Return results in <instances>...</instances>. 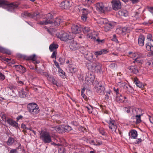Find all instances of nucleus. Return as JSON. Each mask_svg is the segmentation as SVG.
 <instances>
[{"instance_id":"nucleus-56","label":"nucleus","mask_w":153,"mask_h":153,"mask_svg":"<svg viewBox=\"0 0 153 153\" xmlns=\"http://www.w3.org/2000/svg\"><path fill=\"white\" fill-rule=\"evenodd\" d=\"M5 79L4 76L2 73H0V79L3 80Z\"/></svg>"},{"instance_id":"nucleus-31","label":"nucleus","mask_w":153,"mask_h":153,"mask_svg":"<svg viewBox=\"0 0 153 153\" xmlns=\"http://www.w3.org/2000/svg\"><path fill=\"white\" fill-rule=\"evenodd\" d=\"M85 57L87 60L90 61L93 58V55L91 53L88 52L85 54Z\"/></svg>"},{"instance_id":"nucleus-6","label":"nucleus","mask_w":153,"mask_h":153,"mask_svg":"<svg viewBox=\"0 0 153 153\" xmlns=\"http://www.w3.org/2000/svg\"><path fill=\"white\" fill-rule=\"evenodd\" d=\"M22 17L25 18L31 17L34 18L36 20H37L40 18V14L39 12H35L32 14L29 13L27 12H24L22 13Z\"/></svg>"},{"instance_id":"nucleus-29","label":"nucleus","mask_w":153,"mask_h":153,"mask_svg":"<svg viewBox=\"0 0 153 153\" xmlns=\"http://www.w3.org/2000/svg\"><path fill=\"white\" fill-rule=\"evenodd\" d=\"M112 26L110 23H108L105 26V30L106 32H107L111 29Z\"/></svg>"},{"instance_id":"nucleus-5","label":"nucleus","mask_w":153,"mask_h":153,"mask_svg":"<svg viewBox=\"0 0 153 153\" xmlns=\"http://www.w3.org/2000/svg\"><path fill=\"white\" fill-rule=\"evenodd\" d=\"M0 7L3 8H8V10H13L15 7H17V6L14 4L13 3H11L10 4L7 1L5 0H0Z\"/></svg>"},{"instance_id":"nucleus-25","label":"nucleus","mask_w":153,"mask_h":153,"mask_svg":"<svg viewBox=\"0 0 153 153\" xmlns=\"http://www.w3.org/2000/svg\"><path fill=\"white\" fill-rule=\"evenodd\" d=\"M134 82L138 87L142 89L144 87V85L142 84V83L138 81L137 78H135L134 79Z\"/></svg>"},{"instance_id":"nucleus-27","label":"nucleus","mask_w":153,"mask_h":153,"mask_svg":"<svg viewBox=\"0 0 153 153\" xmlns=\"http://www.w3.org/2000/svg\"><path fill=\"white\" fill-rule=\"evenodd\" d=\"M58 45L57 44L53 43L51 44L49 46V49L51 51H52L54 50L57 48Z\"/></svg>"},{"instance_id":"nucleus-46","label":"nucleus","mask_w":153,"mask_h":153,"mask_svg":"<svg viewBox=\"0 0 153 153\" xmlns=\"http://www.w3.org/2000/svg\"><path fill=\"white\" fill-rule=\"evenodd\" d=\"M152 45L150 43H148L146 44V49L148 51L151 50V48Z\"/></svg>"},{"instance_id":"nucleus-40","label":"nucleus","mask_w":153,"mask_h":153,"mask_svg":"<svg viewBox=\"0 0 153 153\" xmlns=\"http://www.w3.org/2000/svg\"><path fill=\"white\" fill-rule=\"evenodd\" d=\"M86 88L83 87V88L82 89L81 91V95L82 96V97H83V98L85 100L87 98V97L86 96L85 94H84V92L85 91V89Z\"/></svg>"},{"instance_id":"nucleus-39","label":"nucleus","mask_w":153,"mask_h":153,"mask_svg":"<svg viewBox=\"0 0 153 153\" xmlns=\"http://www.w3.org/2000/svg\"><path fill=\"white\" fill-rule=\"evenodd\" d=\"M89 143L91 144H93L94 145L97 146V145H101L102 144V142H98V143H95V142L93 140H89Z\"/></svg>"},{"instance_id":"nucleus-55","label":"nucleus","mask_w":153,"mask_h":153,"mask_svg":"<svg viewBox=\"0 0 153 153\" xmlns=\"http://www.w3.org/2000/svg\"><path fill=\"white\" fill-rule=\"evenodd\" d=\"M123 88L124 89H127V91H128L129 92H130V91H128V90H129V89H130L131 90H132V88H131V87H128L127 86H126V85H124V86L123 87Z\"/></svg>"},{"instance_id":"nucleus-21","label":"nucleus","mask_w":153,"mask_h":153,"mask_svg":"<svg viewBox=\"0 0 153 153\" xmlns=\"http://www.w3.org/2000/svg\"><path fill=\"white\" fill-rule=\"evenodd\" d=\"M62 22V20L60 18H57L52 22V24L53 26H58Z\"/></svg>"},{"instance_id":"nucleus-36","label":"nucleus","mask_w":153,"mask_h":153,"mask_svg":"<svg viewBox=\"0 0 153 153\" xmlns=\"http://www.w3.org/2000/svg\"><path fill=\"white\" fill-rule=\"evenodd\" d=\"M83 12L82 14L83 15H86L89 13L90 12V11L89 10L86 8H83L82 9Z\"/></svg>"},{"instance_id":"nucleus-15","label":"nucleus","mask_w":153,"mask_h":153,"mask_svg":"<svg viewBox=\"0 0 153 153\" xmlns=\"http://www.w3.org/2000/svg\"><path fill=\"white\" fill-rule=\"evenodd\" d=\"M70 2L68 1H65L62 2L60 4V7L63 9H67L70 7Z\"/></svg>"},{"instance_id":"nucleus-63","label":"nucleus","mask_w":153,"mask_h":153,"mask_svg":"<svg viewBox=\"0 0 153 153\" xmlns=\"http://www.w3.org/2000/svg\"><path fill=\"white\" fill-rule=\"evenodd\" d=\"M53 117H55V119H56V121L58 120H59V118L60 117L59 115L58 114H57L55 116H53Z\"/></svg>"},{"instance_id":"nucleus-59","label":"nucleus","mask_w":153,"mask_h":153,"mask_svg":"<svg viewBox=\"0 0 153 153\" xmlns=\"http://www.w3.org/2000/svg\"><path fill=\"white\" fill-rule=\"evenodd\" d=\"M131 107H129L128 108H125V110L126 111L127 113H129L130 112Z\"/></svg>"},{"instance_id":"nucleus-58","label":"nucleus","mask_w":153,"mask_h":153,"mask_svg":"<svg viewBox=\"0 0 153 153\" xmlns=\"http://www.w3.org/2000/svg\"><path fill=\"white\" fill-rule=\"evenodd\" d=\"M149 11L153 14V7H148Z\"/></svg>"},{"instance_id":"nucleus-35","label":"nucleus","mask_w":153,"mask_h":153,"mask_svg":"<svg viewBox=\"0 0 153 153\" xmlns=\"http://www.w3.org/2000/svg\"><path fill=\"white\" fill-rule=\"evenodd\" d=\"M87 37L89 38H90L91 39H93L94 40H95L96 41V40L97 39L96 38L95 36H94L92 34V32L90 33H88L87 34Z\"/></svg>"},{"instance_id":"nucleus-47","label":"nucleus","mask_w":153,"mask_h":153,"mask_svg":"<svg viewBox=\"0 0 153 153\" xmlns=\"http://www.w3.org/2000/svg\"><path fill=\"white\" fill-rule=\"evenodd\" d=\"M19 149L17 148L16 149H12L10 151V153H18V151Z\"/></svg>"},{"instance_id":"nucleus-16","label":"nucleus","mask_w":153,"mask_h":153,"mask_svg":"<svg viewBox=\"0 0 153 153\" xmlns=\"http://www.w3.org/2000/svg\"><path fill=\"white\" fill-rule=\"evenodd\" d=\"M7 122L10 125L12 126L13 127H14L16 128H17L18 127V123L10 119H7Z\"/></svg>"},{"instance_id":"nucleus-51","label":"nucleus","mask_w":153,"mask_h":153,"mask_svg":"<svg viewBox=\"0 0 153 153\" xmlns=\"http://www.w3.org/2000/svg\"><path fill=\"white\" fill-rule=\"evenodd\" d=\"M22 66L21 65H15L14 67H15L17 71H20L21 69L20 67Z\"/></svg>"},{"instance_id":"nucleus-9","label":"nucleus","mask_w":153,"mask_h":153,"mask_svg":"<svg viewBox=\"0 0 153 153\" xmlns=\"http://www.w3.org/2000/svg\"><path fill=\"white\" fill-rule=\"evenodd\" d=\"M113 9L117 10L121 8V4L120 0H112L111 2Z\"/></svg>"},{"instance_id":"nucleus-32","label":"nucleus","mask_w":153,"mask_h":153,"mask_svg":"<svg viewBox=\"0 0 153 153\" xmlns=\"http://www.w3.org/2000/svg\"><path fill=\"white\" fill-rule=\"evenodd\" d=\"M48 79L53 84L56 85L57 86L58 85L57 84V82L56 81L55 79L53 77L50 76L49 75H48Z\"/></svg>"},{"instance_id":"nucleus-26","label":"nucleus","mask_w":153,"mask_h":153,"mask_svg":"<svg viewBox=\"0 0 153 153\" xmlns=\"http://www.w3.org/2000/svg\"><path fill=\"white\" fill-rule=\"evenodd\" d=\"M99 23L101 24H107L108 22V21L107 19L105 18H101L99 19L97 21Z\"/></svg>"},{"instance_id":"nucleus-22","label":"nucleus","mask_w":153,"mask_h":153,"mask_svg":"<svg viewBox=\"0 0 153 153\" xmlns=\"http://www.w3.org/2000/svg\"><path fill=\"white\" fill-rule=\"evenodd\" d=\"M108 52L107 50L105 49H102L100 51H97L95 53V55L97 56L101 55L102 54H104L107 53Z\"/></svg>"},{"instance_id":"nucleus-62","label":"nucleus","mask_w":153,"mask_h":153,"mask_svg":"<svg viewBox=\"0 0 153 153\" xmlns=\"http://www.w3.org/2000/svg\"><path fill=\"white\" fill-rule=\"evenodd\" d=\"M20 68L21 69L20 71H22V72H25L26 71V69L23 66L21 67Z\"/></svg>"},{"instance_id":"nucleus-49","label":"nucleus","mask_w":153,"mask_h":153,"mask_svg":"<svg viewBox=\"0 0 153 153\" xmlns=\"http://www.w3.org/2000/svg\"><path fill=\"white\" fill-rule=\"evenodd\" d=\"M122 32L123 33H125L126 32L128 33L129 32V30L128 29L127 27H124L122 29Z\"/></svg>"},{"instance_id":"nucleus-50","label":"nucleus","mask_w":153,"mask_h":153,"mask_svg":"<svg viewBox=\"0 0 153 153\" xmlns=\"http://www.w3.org/2000/svg\"><path fill=\"white\" fill-rule=\"evenodd\" d=\"M57 54V53L55 51H54L53 52V53L51 56V57L52 58H55L56 59V56Z\"/></svg>"},{"instance_id":"nucleus-4","label":"nucleus","mask_w":153,"mask_h":153,"mask_svg":"<svg viewBox=\"0 0 153 153\" xmlns=\"http://www.w3.org/2000/svg\"><path fill=\"white\" fill-rule=\"evenodd\" d=\"M27 108L29 112L33 114H37L39 111L38 106L35 103L29 104L27 105Z\"/></svg>"},{"instance_id":"nucleus-61","label":"nucleus","mask_w":153,"mask_h":153,"mask_svg":"<svg viewBox=\"0 0 153 153\" xmlns=\"http://www.w3.org/2000/svg\"><path fill=\"white\" fill-rule=\"evenodd\" d=\"M58 60L60 62V64H62L64 62V60L61 58H59Z\"/></svg>"},{"instance_id":"nucleus-30","label":"nucleus","mask_w":153,"mask_h":153,"mask_svg":"<svg viewBox=\"0 0 153 153\" xmlns=\"http://www.w3.org/2000/svg\"><path fill=\"white\" fill-rule=\"evenodd\" d=\"M63 132H68L71 130V128L68 126L62 125Z\"/></svg>"},{"instance_id":"nucleus-33","label":"nucleus","mask_w":153,"mask_h":153,"mask_svg":"<svg viewBox=\"0 0 153 153\" xmlns=\"http://www.w3.org/2000/svg\"><path fill=\"white\" fill-rule=\"evenodd\" d=\"M84 33L86 34L89 33L92 31L88 27H84L82 29Z\"/></svg>"},{"instance_id":"nucleus-23","label":"nucleus","mask_w":153,"mask_h":153,"mask_svg":"<svg viewBox=\"0 0 153 153\" xmlns=\"http://www.w3.org/2000/svg\"><path fill=\"white\" fill-rule=\"evenodd\" d=\"M129 134L131 138L133 139H136L137 135V131L134 130H131L129 133Z\"/></svg>"},{"instance_id":"nucleus-52","label":"nucleus","mask_w":153,"mask_h":153,"mask_svg":"<svg viewBox=\"0 0 153 153\" xmlns=\"http://www.w3.org/2000/svg\"><path fill=\"white\" fill-rule=\"evenodd\" d=\"M109 67L111 68H116L117 66L115 63H112L110 65Z\"/></svg>"},{"instance_id":"nucleus-2","label":"nucleus","mask_w":153,"mask_h":153,"mask_svg":"<svg viewBox=\"0 0 153 153\" xmlns=\"http://www.w3.org/2000/svg\"><path fill=\"white\" fill-rule=\"evenodd\" d=\"M87 67L88 70L98 73L101 70L102 65L98 62H90L87 64Z\"/></svg>"},{"instance_id":"nucleus-42","label":"nucleus","mask_w":153,"mask_h":153,"mask_svg":"<svg viewBox=\"0 0 153 153\" xmlns=\"http://www.w3.org/2000/svg\"><path fill=\"white\" fill-rule=\"evenodd\" d=\"M94 0H85V4L89 5L94 2Z\"/></svg>"},{"instance_id":"nucleus-19","label":"nucleus","mask_w":153,"mask_h":153,"mask_svg":"<svg viewBox=\"0 0 153 153\" xmlns=\"http://www.w3.org/2000/svg\"><path fill=\"white\" fill-rule=\"evenodd\" d=\"M35 55H33L28 56H26L25 59L27 60H32L34 64H37L39 63V62L36 61V58Z\"/></svg>"},{"instance_id":"nucleus-44","label":"nucleus","mask_w":153,"mask_h":153,"mask_svg":"<svg viewBox=\"0 0 153 153\" xmlns=\"http://www.w3.org/2000/svg\"><path fill=\"white\" fill-rule=\"evenodd\" d=\"M69 70L72 73H75L77 71V69L74 67H71L70 68Z\"/></svg>"},{"instance_id":"nucleus-7","label":"nucleus","mask_w":153,"mask_h":153,"mask_svg":"<svg viewBox=\"0 0 153 153\" xmlns=\"http://www.w3.org/2000/svg\"><path fill=\"white\" fill-rule=\"evenodd\" d=\"M40 137L45 143H49L52 142L51 136L48 132H44L41 133Z\"/></svg>"},{"instance_id":"nucleus-17","label":"nucleus","mask_w":153,"mask_h":153,"mask_svg":"<svg viewBox=\"0 0 153 153\" xmlns=\"http://www.w3.org/2000/svg\"><path fill=\"white\" fill-rule=\"evenodd\" d=\"M78 46L75 41L72 42L70 44V48L72 51L76 50L78 48Z\"/></svg>"},{"instance_id":"nucleus-1","label":"nucleus","mask_w":153,"mask_h":153,"mask_svg":"<svg viewBox=\"0 0 153 153\" xmlns=\"http://www.w3.org/2000/svg\"><path fill=\"white\" fill-rule=\"evenodd\" d=\"M56 36L61 40L64 41H67L72 39L74 37V35H72L71 33H68L63 31L58 33H56Z\"/></svg>"},{"instance_id":"nucleus-34","label":"nucleus","mask_w":153,"mask_h":153,"mask_svg":"<svg viewBox=\"0 0 153 153\" xmlns=\"http://www.w3.org/2000/svg\"><path fill=\"white\" fill-rule=\"evenodd\" d=\"M116 98L117 101L121 102H123L124 101V100H123V96L121 94L120 95V96H117Z\"/></svg>"},{"instance_id":"nucleus-14","label":"nucleus","mask_w":153,"mask_h":153,"mask_svg":"<svg viewBox=\"0 0 153 153\" xmlns=\"http://www.w3.org/2000/svg\"><path fill=\"white\" fill-rule=\"evenodd\" d=\"M53 18V16L50 13H48L46 17L44 19L46 22H47V24H52L53 22L52 19Z\"/></svg>"},{"instance_id":"nucleus-13","label":"nucleus","mask_w":153,"mask_h":153,"mask_svg":"<svg viewBox=\"0 0 153 153\" xmlns=\"http://www.w3.org/2000/svg\"><path fill=\"white\" fill-rule=\"evenodd\" d=\"M94 79V73L91 72H89L86 74L85 79L88 82L91 81L92 83Z\"/></svg>"},{"instance_id":"nucleus-24","label":"nucleus","mask_w":153,"mask_h":153,"mask_svg":"<svg viewBox=\"0 0 153 153\" xmlns=\"http://www.w3.org/2000/svg\"><path fill=\"white\" fill-rule=\"evenodd\" d=\"M128 12L125 10H122L118 12L119 15L122 16L126 17L128 15Z\"/></svg>"},{"instance_id":"nucleus-12","label":"nucleus","mask_w":153,"mask_h":153,"mask_svg":"<svg viewBox=\"0 0 153 153\" xmlns=\"http://www.w3.org/2000/svg\"><path fill=\"white\" fill-rule=\"evenodd\" d=\"M96 9L99 12L104 13L106 10V8L105 7L103 3L102 2L98 3L95 4Z\"/></svg>"},{"instance_id":"nucleus-57","label":"nucleus","mask_w":153,"mask_h":153,"mask_svg":"<svg viewBox=\"0 0 153 153\" xmlns=\"http://www.w3.org/2000/svg\"><path fill=\"white\" fill-rule=\"evenodd\" d=\"M1 118L3 121L4 122L7 121V120L6 119V116L5 115H3L1 117Z\"/></svg>"},{"instance_id":"nucleus-8","label":"nucleus","mask_w":153,"mask_h":153,"mask_svg":"<svg viewBox=\"0 0 153 153\" xmlns=\"http://www.w3.org/2000/svg\"><path fill=\"white\" fill-rule=\"evenodd\" d=\"M145 56L143 54L139 52H136L132 54V58H134V60L133 61L134 63L137 62L139 63H142V59L145 57Z\"/></svg>"},{"instance_id":"nucleus-45","label":"nucleus","mask_w":153,"mask_h":153,"mask_svg":"<svg viewBox=\"0 0 153 153\" xmlns=\"http://www.w3.org/2000/svg\"><path fill=\"white\" fill-rule=\"evenodd\" d=\"M47 22H46L45 19H44V20H43L42 21H38L37 22V24H39V25H47Z\"/></svg>"},{"instance_id":"nucleus-48","label":"nucleus","mask_w":153,"mask_h":153,"mask_svg":"<svg viewBox=\"0 0 153 153\" xmlns=\"http://www.w3.org/2000/svg\"><path fill=\"white\" fill-rule=\"evenodd\" d=\"M19 96L21 97H24L25 96V93L24 91H22L19 92Z\"/></svg>"},{"instance_id":"nucleus-41","label":"nucleus","mask_w":153,"mask_h":153,"mask_svg":"<svg viewBox=\"0 0 153 153\" xmlns=\"http://www.w3.org/2000/svg\"><path fill=\"white\" fill-rule=\"evenodd\" d=\"M142 114L136 115L135 117L136 118L137 123H139L141 122L140 117Z\"/></svg>"},{"instance_id":"nucleus-43","label":"nucleus","mask_w":153,"mask_h":153,"mask_svg":"<svg viewBox=\"0 0 153 153\" xmlns=\"http://www.w3.org/2000/svg\"><path fill=\"white\" fill-rule=\"evenodd\" d=\"M59 75L60 76L63 77H64L65 73L63 70L61 69H59Z\"/></svg>"},{"instance_id":"nucleus-64","label":"nucleus","mask_w":153,"mask_h":153,"mask_svg":"<svg viewBox=\"0 0 153 153\" xmlns=\"http://www.w3.org/2000/svg\"><path fill=\"white\" fill-rule=\"evenodd\" d=\"M23 117L22 115H20L17 117V121H18L20 119H22Z\"/></svg>"},{"instance_id":"nucleus-18","label":"nucleus","mask_w":153,"mask_h":153,"mask_svg":"<svg viewBox=\"0 0 153 153\" xmlns=\"http://www.w3.org/2000/svg\"><path fill=\"white\" fill-rule=\"evenodd\" d=\"M63 126L62 125L56 126L54 128H52V129H51V130L52 131L55 130L57 132L62 133L63 132Z\"/></svg>"},{"instance_id":"nucleus-38","label":"nucleus","mask_w":153,"mask_h":153,"mask_svg":"<svg viewBox=\"0 0 153 153\" xmlns=\"http://www.w3.org/2000/svg\"><path fill=\"white\" fill-rule=\"evenodd\" d=\"M85 108H87L88 112L89 113H91L93 111V107L91 105L86 106Z\"/></svg>"},{"instance_id":"nucleus-53","label":"nucleus","mask_w":153,"mask_h":153,"mask_svg":"<svg viewBox=\"0 0 153 153\" xmlns=\"http://www.w3.org/2000/svg\"><path fill=\"white\" fill-rule=\"evenodd\" d=\"M112 40L113 41L115 42L116 43H118V41L116 38V36L115 35H114L113 36V38L112 39Z\"/></svg>"},{"instance_id":"nucleus-28","label":"nucleus","mask_w":153,"mask_h":153,"mask_svg":"<svg viewBox=\"0 0 153 153\" xmlns=\"http://www.w3.org/2000/svg\"><path fill=\"white\" fill-rule=\"evenodd\" d=\"M129 70L131 71V72L134 74H137L138 73V71L136 68L135 66H131L130 67Z\"/></svg>"},{"instance_id":"nucleus-54","label":"nucleus","mask_w":153,"mask_h":153,"mask_svg":"<svg viewBox=\"0 0 153 153\" xmlns=\"http://www.w3.org/2000/svg\"><path fill=\"white\" fill-rule=\"evenodd\" d=\"M87 17L86 15H82L81 17V19L83 21L85 22L87 19Z\"/></svg>"},{"instance_id":"nucleus-3","label":"nucleus","mask_w":153,"mask_h":153,"mask_svg":"<svg viewBox=\"0 0 153 153\" xmlns=\"http://www.w3.org/2000/svg\"><path fill=\"white\" fill-rule=\"evenodd\" d=\"M94 89L95 91L100 95H104L105 88L103 82L96 81Z\"/></svg>"},{"instance_id":"nucleus-10","label":"nucleus","mask_w":153,"mask_h":153,"mask_svg":"<svg viewBox=\"0 0 153 153\" xmlns=\"http://www.w3.org/2000/svg\"><path fill=\"white\" fill-rule=\"evenodd\" d=\"M106 121L109 124V127L111 130L112 132H114L116 131L117 129V126L114 124V120H111L110 117L106 118Z\"/></svg>"},{"instance_id":"nucleus-37","label":"nucleus","mask_w":153,"mask_h":153,"mask_svg":"<svg viewBox=\"0 0 153 153\" xmlns=\"http://www.w3.org/2000/svg\"><path fill=\"white\" fill-rule=\"evenodd\" d=\"M13 143V139L11 137H10L7 141V143L8 145H12Z\"/></svg>"},{"instance_id":"nucleus-11","label":"nucleus","mask_w":153,"mask_h":153,"mask_svg":"<svg viewBox=\"0 0 153 153\" xmlns=\"http://www.w3.org/2000/svg\"><path fill=\"white\" fill-rule=\"evenodd\" d=\"M72 33V35H74L73 33L76 34L80 33L81 32V28L80 27L79 25H73L71 27Z\"/></svg>"},{"instance_id":"nucleus-20","label":"nucleus","mask_w":153,"mask_h":153,"mask_svg":"<svg viewBox=\"0 0 153 153\" xmlns=\"http://www.w3.org/2000/svg\"><path fill=\"white\" fill-rule=\"evenodd\" d=\"M144 39L145 37L143 35H140L138 39V43L139 45L143 46L144 45Z\"/></svg>"},{"instance_id":"nucleus-60","label":"nucleus","mask_w":153,"mask_h":153,"mask_svg":"<svg viewBox=\"0 0 153 153\" xmlns=\"http://www.w3.org/2000/svg\"><path fill=\"white\" fill-rule=\"evenodd\" d=\"M152 36L151 34H149L147 36V39H149L150 40H152V41H153V40L152 39Z\"/></svg>"}]
</instances>
